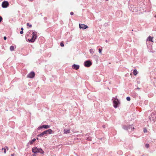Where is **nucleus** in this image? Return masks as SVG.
I'll return each instance as SVG.
<instances>
[{
    "instance_id": "aec40b11",
    "label": "nucleus",
    "mask_w": 156,
    "mask_h": 156,
    "mask_svg": "<svg viewBox=\"0 0 156 156\" xmlns=\"http://www.w3.org/2000/svg\"><path fill=\"white\" fill-rule=\"evenodd\" d=\"M87 140L89 141H91V138L90 137L87 138Z\"/></svg>"
},
{
    "instance_id": "a211bd4d",
    "label": "nucleus",
    "mask_w": 156,
    "mask_h": 156,
    "mask_svg": "<svg viewBox=\"0 0 156 156\" xmlns=\"http://www.w3.org/2000/svg\"><path fill=\"white\" fill-rule=\"evenodd\" d=\"M90 53L92 54H93L94 53V51L93 49H90Z\"/></svg>"
},
{
    "instance_id": "39448f33",
    "label": "nucleus",
    "mask_w": 156,
    "mask_h": 156,
    "mask_svg": "<svg viewBox=\"0 0 156 156\" xmlns=\"http://www.w3.org/2000/svg\"><path fill=\"white\" fill-rule=\"evenodd\" d=\"M92 65V62L89 60L87 61L84 63V66L87 67H89Z\"/></svg>"
},
{
    "instance_id": "f03ea898",
    "label": "nucleus",
    "mask_w": 156,
    "mask_h": 156,
    "mask_svg": "<svg viewBox=\"0 0 156 156\" xmlns=\"http://www.w3.org/2000/svg\"><path fill=\"white\" fill-rule=\"evenodd\" d=\"M113 100V106L115 108H116L118 107V105L120 103L116 97L113 98L112 99Z\"/></svg>"
},
{
    "instance_id": "f3484780",
    "label": "nucleus",
    "mask_w": 156,
    "mask_h": 156,
    "mask_svg": "<svg viewBox=\"0 0 156 156\" xmlns=\"http://www.w3.org/2000/svg\"><path fill=\"white\" fill-rule=\"evenodd\" d=\"M10 49L11 51H13L14 50V47L12 46H11L10 48Z\"/></svg>"
},
{
    "instance_id": "7c9ffc66",
    "label": "nucleus",
    "mask_w": 156,
    "mask_h": 156,
    "mask_svg": "<svg viewBox=\"0 0 156 156\" xmlns=\"http://www.w3.org/2000/svg\"><path fill=\"white\" fill-rule=\"evenodd\" d=\"M6 38H6V37L5 36L4 37V40H6Z\"/></svg>"
},
{
    "instance_id": "f704fd0d",
    "label": "nucleus",
    "mask_w": 156,
    "mask_h": 156,
    "mask_svg": "<svg viewBox=\"0 0 156 156\" xmlns=\"http://www.w3.org/2000/svg\"><path fill=\"white\" fill-rule=\"evenodd\" d=\"M6 148L7 150H9V148L7 147H6Z\"/></svg>"
},
{
    "instance_id": "20e7f679",
    "label": "nucleus",
    "mask_w": 156,
    "mask_h": 156,
    "mask_svg": "<svg viewBox=\"0 0 156 156\" xmlns=\"http://www.w3.org/2000/svg\"><path fill=\"white\" fill-rule=\"evenodd\" d=\"M9 3L7 1H4L2 3V6L3 8H6L9 5Z\"/></svg>"
},
{
    "instance_id": "0eeeda50",
    "label": "nucleus",
    "mask_w": 156,
    "mask_h": 156,
    "mask_svg": "<svg viewBox=\"0 0 156 156\" xmlns=\"http://www.w3.org/2000/svg\"><path fill=\"white\" fill-rule=\"evenodd\" d=\"M35 76V73L32 72L29 73L27 76V77L29 78H33Z\"/></svg>"
},
{
    "instance_id": "72a5a7b5",
    "label": "nucleus",
    "mask_w": 156,
    "mask_h": 156,
    "mask_svg": "<svg viewBox=\"0 0 156 156\" xmlns=\"http://www.w3.org/2000/svg\"><path fill=\"white\" fill-rule=\"evenodd\" d=\"M131 128L132 130H133L134 129V127H133V128L131 127Z\"/></svg>"
},
{
    "instance_id": "6e6552de",
    "label": "nucleus",
    "mask_w": 156,
    "mask_h": 156,
    "mask_svg": "<svg viewBox=\"0 0 156 156\" xmlns=\"http://www.w3.org/2000/svg\"><path fill=\"white\" fill-rule=\"evenodd\" d=\"M38 150L39 148L37 147H34L32 148V151L33 153H36L38 152Z\"/></svg>"
},
{
    "instance_id": "1a4fd4ad",
    "label": "nucleus",
    "mask_w": 156,
    "mask_h": 156,
    "mask_svg": "<svg viewBox=\"0 0 156 156\" xmlns=\"http://www.w3.org/2000/svg\"><path fill=\"white\" fill-rule=\"evenodd\" d=\"M80 66L79 65L74 64L72 66V68L73 69L77 70L79 69Z\"/></svg>"
},
{
    "instance_id": "cd10ccee",
    "label": "nucleus",
    "mask_w": 156,
    "mask_h": 156,
    "mask_svg": "<svg viewBox=\"0 0 156 156\" xmlns=\"http://www.w3.org/2000/svg\"><path fill=\"white\" fill-rule=\"evenodd\" d=\"M144 133H146L147 132V130L146 129H144Z\"/></svg>"
},
{
    "instance_id": "423d86ee",
    "label": "nucleus",
    "mask_w": 156,
    "mask_h": 156,
    "mask_svg": "<svg viewBox=\"0 0 156 156\" xmlns=\"http://www.w3.org/2000/svg\"><path fill=\"white\" fill-rule=\"evenodd\" d=\"M79 27L80 29H86L88 27L87 25L81 24H79Z\"/></svg>"
},
{
    "instance_id": "7ed1b4c3",
    "label": "nucleus",
    "mask_w": 156,
    "mask_h": 156,
    "mask_svg": "<svg viewBox=\"0 0 156 156\" xmlns=\"http://www.w3.org/2000/svg\"><path fill=\"white\" fill-rule=\"evenodd\" d=\"M32 34L33 35L32 38L30 39H28V40L29 41H31L32 42H33L37 37V33L36 32H33Z\"/></svg>"
},
{
    "instance_id": "e433bc0d",
    "label": "nucleus",
    "mask_w": 156,
    "mask_h": 156,
    "mask_svg": "<svg viewBox=\"0 0 156 156\" xmlns=\"http://www.w3.org/2000/svg\"><path fill=\"white\" fill-rule=\"evenodd\" d=\"M30 2H32L33 1V0H28Z\"/></svg>"
},
{
    "instance_id": "b1692460",
    "label": "nucleus",
    "mask_w": 156,
    "mask_h": 156,
    "mask_svg": "<svg viewBox=\"0 0 156 156\" xmlns=\"http://www.w3.org/2000/svg\"><path fill=\"white\" fill-rule=\"evenodd\" d=\"M60 46L61 47H63L64 46V44L62 42L61 43H60Z\"/></svg>"
},
{
    "instance_id": "412c9836",
    "label": "nucleus",
    "mask_w": 156,
    "mask_h": 156,
    "mask_svg": "<svg viewBox=\"0 0 156 156\" xmlns=\"http://www.w3.org/2000/svg\"><path fill=\"white\" fill-rule=\"evenodd\" d=\"M126 100L128 101H130V97H127L126 98Z\"/></svg>"
},
{
    "instance_id": "2eb2a0df",
    "label": "nucleus",
    "mask_w": 156,
    "mask_h": 156,
    "mask_svg": "<svg viewBox=\"0 0 156 156\" xmlns=\"http://www.w3.org/2000/svg\"><path fill=\"white\" fill-rule=\"evenodd\" d=\"M50 126L48 125H43V128H44L45 129H48V128H50Z\"/></svg>"
},
{
    "instance_id": "4468645a",
    "label": "nucleus",
    "mask_w": 156,
    "mask_h": 156,
    "mask_svg": "<svg viewBox=\"0 0 156 156\" xmlns=\"http://www.w3.org/2000/svg\"><path fill=\"white\" fill-rule=\"evenodd\" d=\"M153 37H151V36H149L148 38L147 39V41H149L152 42L153 41H152Z\"/></svg>"
},
{
    "instance_id": "2f4dec72",
    "label": "nucleus",
    "mask_w": 156,
    "mask_h": 156,
    "mask_svg": "<svg viewBox=\"0 0 156 156\" xmlns=\"http://www.w3.org/2000/svg\"><path fill=\"white\" fill-rule=\"evenodd\" d=\"M20 34H22L23 33V31H21L20 32Z\"/></svg>"
},
{
    "instance_id": "5701e85b",
    "label": "nucleus",
    "mask_w": 156,
    "mask_h": 156,
    "mask_svg": "<svg viewBox=\"0 0 156 156\" xmlns=\"http://www.w3.org/2000/svg\"><path fill=\"white\" fill-rule=\"evenodd\" d=\"M43 125H42V126H40L38 128V129H41L43 128Z\"/></svg>"
},
{
    "instance_id": "f257e3e1",
    "label": "nucleus",
    "mask_w": 156,
    "mask_h": 156,
    "mask_svg": "<svg viewBox=\"0 0 156 156\" xmlns=\"http://www.w3.org/2000/svg\"><path fill=\"white\" fill-rule=\"evenodd\" d=\"M53 131L52 129H48V130H45L41 133H40V134H39L37 135V136L39 137H41L43 136L44 135L47 134L48 133L50 134L52 133Z\"/></svg>"
},
{
    "instance_id": "a878e982",
    "label": "nucleus",
    "mask_w": 156,
    "mask_h": 156,
    "mask_svg": "<svg viewBox=\"0 0 156 156\" xmlns=\"http://www.w3.org/2000/svg\"><path fill=\"white\" fill-rule=\"evenodd\" d=\"M37 155V153H34L31 156H36Z\"/></svg>"
},
{
    "instance_id": "9d476101",
    "label": "nucleus",
    "mask_w": 156,
    "mask_h": 156,
    "mask_svg": "<svg viewBox=\"0 0 156 156\" xmlns=\"http://www.w3.org/2000/svg\"><path fill=\"white\" fill-rule=\"evenodd\" d=\"M131 127L130 125L124 126L122 127L125 130H128L130 129Z\"/></svg>"
},
{
    "instance_id": "f8f14e48",
    "label": "nucleus",
    "mask_w": 156,
    "mask_h": 156,
    "mask_svg": "<svg viewBox=\"0 0 156 156\" xmlns=\"http://www.w3.org/2000/svg\"><path fill=\"white\" fill-rule=\"evenodd\" d=\"M36 140V139L35 138H34L32 140L30 141L28 143V144H30V145L32 144Z\"/></svg>"
},
{
    "instance_id": "4be33fe9",
    "label": "nucleus",
    "mask_w": 156,
    "mask_h": 156,
    "mask_svg": "<svg viewBox=\"0 0 156 156\" xmlns=\"http://www.w3.org/2000/svg\"><path fill=\"white\" fill-rule=\"evenodd\" d=\"M27 26H28L30 27H32V25L30 24L29 23H28L27 24Z\"/></svg>"
},
{
    "instance_id": "473e14b6",
    "label": "nucleus",
    "mask_w": 156,
    "mask_h": 156,
    "mask_svg": "<svg viewBox=\"0 0 156 156\" xmlns=\"http://www.w3.org/2000/svg\"><path fill=\"white\" fill-rule=\"evenodd\" d=\"M15 154H11V156H15Z\"/></svg>"
},
{
    "instance_id": "bb28decb",
    "label": "nucleus",
    "mask_w": 156,
    "mask_h": 156,
    "mask_svg": "<svg viewBox=\"0 0 156 156\" xmlns=\"http://www.w3.org/2000/svg\"><path fill=\"white\" fill-rule=\"evenodd\" d=\"M98 51L100 53H101V50L100 49H98Z\"/></svg>"
},
{
    "instance_id": "c85d7f7f",
    "label": "nucleus",
    "mask_w": 156,
    "mask_h": 156,
    "mask_svg": "<svg viewBox=\"0 0 156 156\" xmlns=\"http://www.w3.org/2000/svg\"><path fill=\"white\" fill-rule=\"evenodd\" d=\"M2 17L0 16V22L2 21Z\"/></svg>"
},
{
    "instance_id": "393cba45",
    "label": "nucleus",
    "mask_w": 156,
    "mask_h": 156,
    "mask_svg": "<svg viewBox=\"0 0 156 156\" xmlns=\"http://www.w3.org/2000/svg\"><path fill=\"white\" fill-rule=\"evenodd\" d=\"M149 144H147L145 145V146L146 147L148 148L149 147Z\"/></svg>"
},
{
    "instance_id": "4c0bfd02",
    "label": "nucleus",
    "mask_w": 156,
    "mask_h": 156,
    "mask_svg": "<svg viewBox=\"0 0 156 156\" xmlns=\"http://www.w3.org/2000/svg\"><path fill=\"white\" fill-rule=\"evenodd\" d=\"M37 140H38V138H37Z\"/></svg>"
},
{
    "instance_id": "dca6fc26",
    "label": "nucleus",
    "mask_w": 156,
    "mask_h": 156,
    "mask_svg": "<svg viewBox=\"0 0 156 156\" xmlns=\"http://www.w3.org/2000/svg\"><path fill=\"white\" fill-rule=\"evenodd\" d=\"M138 73V72L136 69H134L133 71V74L134 75H136Z\"/></svg>"
},
{
    "instance_id": "6ab92c4d",
    "label": "nucleus",
    "mask_w": 156,
    "mask_h": 156,
    "mask_svg": "<svg viewBox=\"0 0 156 156\" xmlns=\"http://www.w3.org/2000/svg\"><path fill=\"white\" fill-rule=\"evenodd\" d=\"M2 150L4 151V152L5 153H6V149L5 148H2Z\"/></svg>"
},
{
    "instance_id": "c9c22d12",
    "label": "nucleus",
    "mask_w": 156,
    "mask_h": 156,
    "mask_svg": "<svg viewBox=\"0 0 156 156\" xmlns=\"http://www.w3.org/2000/svg\"><path fill=\"white\" fill-rule=\"evenodd\" d=\"M21 31H23V28H21Z\"/></svg>"
},
{
    "instance_id": "9b49d317",
    "label": "nucleus",
    "mask_w": 156,
    "mask_h": 156,
    "mask_svg": "<svg viewBox=\"0 0 156 156\" xmlns=\"http://www.w3.org/2000/svg\"><path fill=\"white\" fill-rule=\"evenodd\" d=\"M70 129H64V134H68L70 133Z\"/></svg>"
},
{
    "instance_id": "ddd939ff",
    "label": "nucleus",
    "mask_w": 156,
    "mask_h": 156,
    "mask_svg": "<svg viewBox=\"0 0 156 156\" xmlns=\"http://www.w3.org/2000/svg\"><path fill=\"white\" fill-rule=\"evenodd\" d=\"M38 153H39L40 154H43L44 153V151L42 150V149L41 148H39L38 151Z\"/></svg>"
},
{
    "instance_id": "c756f323",
    "label": "nucleus",
    "mask_w": 156,
    "mask_h": 156,
    "mask_svg": "<svg viewBox=\"0 0 156 156\" xmlns=\"http://www.w3.org/2000/svg\"><path fill=\"white\" fill-rule=\"evenodd\" d=\"M70 15H73L74 13H73V12H70Z\"/></svg>"
}]
</instances>
